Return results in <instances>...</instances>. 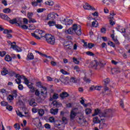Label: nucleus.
I'll list each match as a JSON object with an SVG mask.
<instances>
[{"label":"nucleus","mask_w":130,"mask_h":130,"mask_svg":"<svg viewBox=\"0 0 130 130\" xmlns=\"http://www.w3.org/2000/svg\"><path fill=\"white\" fill-rule=\"evenodd\" d=\"M38 111L40 116H43V115L44 114V110L43 109H40Z\"/></svg>","instance_id":"nucleus-27"},{"label":"nucleus","mask_w":130,"mask_h":130,"mask_svg":"<svg viewBox=\"0 0 130 130\" xmlns=\"http://www.w3.org/2000/svg\"><path fill=\"white\" fill-rule=\"evenodd\" d=\"M94 46V44L90 43H88L87 45V47H88V48H92V47H93Z\"/></svg>","instance_id":"nucleus-56"},{"label":"nucleus","mask_w":130,"mask_h":130,"mask_svg":"<svg viewBox=\"0 0 130 130\" xmlns=\"http://www.w3.org/2000/svg\"><path fill=\"white\" fill-rule=\"evenodd\" d=\"M86 54L87 55H89V56H94V55H95V54L91 51H87L86 52Z\"/></svg>","instance_id":"nucleus-35"},{"label":"nucleus","mask_w":130,"mask_h":130,"mask_svg":"<svg viewBox=\"0 0 130 130\" xmlns=\"http://www.w3.org/2000/svg\"><path fill=\"white\" fill-rule=\"evenodd\" d=\"M47 95V89L45 87H42V91L40 93V99L42 100V101H44L45 99L46 98V96Z\"/></svg>","instance_id":"nucleus-6"},{"label":"nucleus","mask_w":130,"mask_h":130,"mask_svg":"<svg viewBox=\"0 0 130 130\" xmlns=\"http://www.w3.org/2000/svg\"><path fill=\"white\" fill-rule=\"evenodd\" d=\"M36 20L33 18H29V23H36Z\"/></svg>","instance_id":"nucleus-57"},{"label":"nucleus","mask_w":130,"mask_h":130,"mask_svg":"<svg viewBox=\"0 0 130 130\" xmlns=\"http://www.w3.org/2000/svg\"><path fill=\"white\" fill-rule=\"evenodd\" d=\"M62 121H63V123L65 124H67L68 123V119H67V118L63 117L62 118Z\"/></svg>","instance_id":"nucleus-45"},{"label":"nucleus","mask_w":130,"mask_h":130,"mask_svg":"<svg viewBox=\"0 0 130 130\" xmlns=\"http://www.w3.org/2000/svg\"><path fill=\"white\" fill-rule=\"evenodd\" d=\"M43 11H44V9H38L37 10V12L38 13H42V12H43Z\"/></svg>","instance_id":"nucleus-64"},{"label":"nucleus","mask_w":130,"mask_h":130,"mask_svg":"<svg viewBox=\"0 0 130 130\" xmlns=\"http://www.w3.org/2000/svg\"><path fill=\"white\" fill-rule=\"evenodd\" d=\"M73 60L74 63H76V64H79V63H80V61H79L78 59L76 58L75 57H73Z\"/></svg>","instance_id":"nucleus-33"},{"label":"nucleus","mask_w":130,"mask_h":130,"mask_svg":"<svg viewBox=\"0 0 130 130\" xmlns=\"http://www.w3.org/2000/svg\"><path fill=\"white\" fill-rule=\"evenodd\" d=\"M31 4L32 6H33L34 7H37V6L39 5V4H38L37 2H32Z\"/></svg>","instance_id":"nucleus-54"},{"label":"nucleus","mask_w":130,"mask_h":130,"mask_svg":"<svg viewBox=\"0 0 130 130\" xmlns=\"http://www.w3.org/2000/svg\"><path fill=\"white\" fill-rule=\"evenodd\" d=\"M6 109L9 110V111H12V110H13V107L10 105H7L6 107Z\"/></svg>","instance_id":"nucleus-37"},{"label":"nucleus","mask_w":130,"mask_h":130,"mask_svg":"<svg viewBox=\"0 0 130 130\" xmlns=\"http://www.w3.org/2000/svg\"><path fill=\"white\" fill-rule=\"evenodd\" d=\"M14 100V96L12 95H9L8 97V100L11 101V100Z\"/></svg>","instance_id":"nucleus-51"},{"label":"nucleus","mask_w":130,"mask_h":130,"mask_svg":"<svg viewBox=\"0 0 130 130\" xmlns=\"http://www.w3.org/2000/svg\"><path fill=\"white\" fill-rule=\"evenodd\" d=\"M59 81H61V82H62V83H65L66 81H64V79H63V80H60V79H55V83H59Z\"/></svg>","instance_id":"nucleus-48"},{"label":"nucleus","mask_w":130,"mask_h":130,"mask_svg":"<svg viewBox=\"0 0 130 130\" xmlns=\"http://www.w3.org/2000/svg\"><path fill=\"white\" fill-rule=\"evenodd\" d=\"M55 18L54 14H49L48 15V16L46 20H53Z\"/></svg>","instance_id":"nucleus-13"},{"label":"nucleus","mask_w":130,"mask_h":130,"mask_svg":"<svg viewBox=\"0 0 130 130\" xmlns=\"http://www.w3.org/2000/svg\"><path fill=\"white\" fill-rule=\"evenodd\" d=\"M29 105L30 106H32V107H34V106H36V105H37V104L34 101V99H32L29 102Z\"/></svg>","instance_id":"nucleus-15"},{"label":"nucleus","mask_w":130,"mask_h":130,"mask_svg":"<svg viewBox=\"0 0 130 130\" xmlns=\"http://www.w3.org/2000/svg\"><path fill=\"white\" fill-rule=\"evenodd\" d=\"M74 70H76V72H80V71H81V69H80V68L79 67V66H75L74 67Z\"/></svg>","instance_id":"nucleus-46"},{"label":"nucleus","mask_w":130,"mask_h":130,"mask_svg":"<svg viewBox=\"0 0 130 130\" xmlns=\"http://www.w3.org/2000/svg\"><path fill=\"white\" fill-rule=\"evenodd\" d=\"M3 12L5 14H9V13H11V10L9 8H6L3 10Z\"/></svg>","instance_id":"nucleus-32"},{"label":"nucleus","mask_w":130,"mask_h":130,"mask_svg":"<svg viewBox=\"0 0 130 130\" xmlns=\"http://www.w3.org/2000/svg\"><path fill=\"white\" fill-rule=\"evenodd\" d=\"M16 112L18 116H19V117H24V116H25V115H22V112L19 110L16 111Z\"/></svg>","instance_id":"nucleus-25"},{"label":"nucleus","mask_w":130,"mask_h":130,"mask_svg":"<svg viewBox=\"0 0 130 130\" xmlns=\"http://www.w3.org/2000/svg\"><path fill=\"white\" fill-rule=\"evenodd\" d=\"M19 27H20V28H22V29H24L25 30L28 29V26H27V25H22V24H21Z\"/></svg>","instance_id":"nucleus-49"},{"label":"nucleus","mask_w":130,"mask_h":130,"mask_svg":"<svg viewBox=\"0 0 130 130\" xmlns=\"http://www.w3.org/2000/svg\"><path fill=\"white\" fill-rule=\"evenodd\" d=\"M101 88H102V86H96L95 90H97L98 91H100V90H101Z\"/></svg>","instance_id":"nucleus-59"},{"label":"nucleus","mask_w":130,"mask_h":130,"mask_svg":"<svg viewBox=\"0 0 130 130\" xmlns=\"http://www.w3.org/2000/svg\"><path fill=\"white\" fill-rule=\"evenodd\" d=\"M106 126H107V125L105 124V123H101L99 125V128L102 129V128H104L106 127Z\"/></svg>","instance_id":"nucleus-19"},{"label":"nucleus","mask_w":130,"mask_h":130,"mask_svg":"<svg viewBox=\"0 0 130 130\" xmlns=\"http://www.w3.org/2000/svg\"><path fill=\"white\" fill-rule=\"evenodd\" d=\"M33 83H31L30 85H27V87L30 89V91L32 92V93L35 92V87L33 86Z\"/></svg>","instance_id":"nucleus-16"},{"label":"nucleus","mask_w":130,"mask_h":130,"mask_svg":"<svg viewBox=\"0 0 130 130\" xmlns=\"http://www.w3.org/2000/svg\"><path fill=\"white\" fill-rule=\"evenodd\" d=\"M6 54H7V52H6V51L0 52V56H1L2 57H4V56H5Z\"/></svg>","instance_id":"nucleus-39"},{"label":"nucleus","mask_w":130,"mask_h":130,"mask_svg":"<svg viewBox=\"0 0 130 130\" xmlns=\"http://www.w3.org/2000/svg\"><path fill=\"white\" fill-rule=\"evenodd\" d=\"M20 25H23V20H22V18H17L16 26H18V27H19Z\"/></svg>","instance_id":"nucleus-11"},{"label":"nucleus","mask_w":130,"mask_h":130,"mask_svg":"<svg viewBox=\"0 0 130 130\" xmlns=\"http://www.w3.org/2000/svg\"><path fill=\"white\" fill-rule=\"evenodd\" d=\"M104 82L105 83V85H107L110 83V79H109V78H107L104 80Z\"/></svg>","instance_id":"nucleus-34"},{"label":"nucleus","mask_w":130,"mask_h":130,"mask_svg":"<svg viewBox=\"0 0 130 130\" xmlns=\"http://www.w3.org/2000/svg\"><path fill=\"white\" fill-rule=\"evenodd\" d=\"M18 89L20 91H22V90H23V89H24V86H23V85H22V84H19Z\"/></svg>","instance_id":"nucleus-52"},{"label":"nucleus","mask_w":130,"mask_h":130,"mask_svg":"<svg viewBox=\"0 0 130 130\" xmlns=\"http://www.w3.org/2000/svg\"><path fill=\"white\" fill-rule=\"evenodd\" d=\"M108 45H110L111 46H112V47H115V44L113 43V42L111 41H109L108 42Z\"/></svg>","instance_id":"nucleus-47"},{"label":"nucleus","mask_w":130,"mask_h":130,"mask_svg":"<svg viewBox=\"0 0 130 130\" xmlns=\"http://www.w3.org/2000/svg\"><path fill=\"white\" fill-rule=\"evenodd\" d=\"M45 127L48 129H49V128H50V125L48 123H46L45 124Z\"/></svg>","instance_id":"nucleus-60"},{"label":"nucleus","mask_w":130,"mask_h":130,"mask_svg":"<svg viewBox=\"0 0 130 130\" xmlns=\"http://www.w3.org/2000/svg\"><path fill=\"white\" fill-rule=\"evenodd\" d=\"M36 32L37 33H38V35L40 36V37L41 38H43V37H44L45 38V35H46V34L45 32H44V31L42 30H36Z\"/></svg>","instance_id":"nucleus-9"},{"label":"nucleus","mask_w":130,"mask_h":130,"mask_svg":"<svg viewBox=\"0 0 130 130\" xmlns=\"http://www.w3.org/2000/svg\"><path fill=\"white\" fill-rule=\"evenodd\" d=\"M84 81L87 83H90V82H91V80L89 79H87L86 78H84Z\"/></svg>","instance_id":"nucleus-63"},{"label":"nucleus","mask_w":130,"mask_h":130,"mask_svg":"<svg viewBox=\"0 0 130 130\" xmlns=\"http://www.w3.org/2000/svg\"><path fill=\"white\" fill-rule=\"evenodd\" d=\"M24 114H25L24 116H26V117H30V113H29V112H25Z\"/></svg>","instance_id":"nucleus-61"},{"label":"nucleus","mask_w":130,"mask_h":130,"mask_svg":"<svg viewBox=\"0 0 130 130\" xmlns=\"http://www.w3.org/2000/svg\"><path fill=\"white\" fill-rule=\"evenodd\" d=\"M14 127L16 130L20 129V124L18 123L15 124Z\"/></svg>","instance_id":"nucleus-41"},{"label":"nucleus","mask_w":130,"mask_h":130,"mask_svg":"<svg viewBox=\"0 0 130 130\" xmlns=\"http://www.w3.org/2000/svg\"><path fill=\"white\" fill-rule=\"evenodd\" d=\"M118 31H119V32H120L121 33L125 32V29L123 28H118Z\"/></svg>","instance_id":"nucleus-42"},{"label":"nucleus","mask_w":130,"mask_h":130,"mask_svg":"<svg viewBox=\"0 0 130 130\" xmlns=\"http://www.w3.org/2000/svg\"><path fill=\"white\" fill-rule=\"evenodd\" d=\"M5 59L6 61H11L12 60V57H11L10 55H7L5 56Z\"/></svg>","instance_id":"nucleus-23"},{"label":"nucleus","mask_w":130,"mask_h":130,"mask_svg":"<svg viewBox=\"0 0 130 130\" xmlns=\"http://www.w3.org/2000/svg\"><path fill=\"white\" fill-rule=\"evenodd\" d=\"M113 16H111L110 17V25H112V26H113V25H114L115 24V23H114L113 21Z\"/></svg>","instance_id":"nucleus-29"},{"label":"nucleus","mask_w":130,"mask_h":130,"mask_svg":"<svg viewBox=\"0 0 130 130\" xmlns=\"http://www.w3.org/2000/svg\"><path fill=\"white\" fill-rule=\"evenodd\" d=\"M12 95L13 97L16 98L17 97V96L18 95V94H17V90H13L12 91Z\"/></svg>","instance_id":"nucleus-36"},{"label":"nucleus","mask_w":130,"mask_h":130,"mask_svg":"<svg viewBox=\"0 0 130 130\" xmlns=\"http://www.w3.org/2000/svg\"><path fill=\"white\" fill-rule=\"evenodd\" d=\"M1 104L2 106H8V102L3 101L1 102Z\"/></svg>","instance_id":"nucleus-43"},{"label":"nucleus","mask_w":130,"mask_h":130,"mask_svg":"<svg viewBox=\"0 0 130 130\" xmlns=\"http://www.w3.org/2000/svg\"><path fill=\"white\" fill-rule=\"evenodd\" d=\"M69 96H70V94L67 92H63L60 94V97H61L62 99H64V98H67V97H69Z\"/></svg>","instance_id":"nucleus-12"},{"label":"nucleus","mask_w":130,"mask_h":130,"mask_svg":"<svg viewBox=\"0 0 130 130\" xmlns=\"http://www.w3.org/2000/svg\"><path fill=\"white\" fill-rule=\"evenodd\" d=\"M92 112V110H91V109H86L85 110V113L86 114H90Z\"/></svg>","instance_id":"nucleus-38"},{"label":"nucleus","mask_w":130,"mask_h":130,"mask_svg":"<svg viewBox=\"0 0 130 130\" xmlns=\"http://www.w3.org/2000/svg\"><path fill=\"white\" fill-rule=\"evenodd\" d=\"M49 120L50 122H54V120H55L54 117H50Z\"/></svg>","instance_id":"nucleus-53"},{"label":"nucleus","mask_w":130,"mask_h":130,"mask_svg":"<svg viewBox=\"0 0 130 130\" xmlns=\"http://www.w3.org/2000/svg\"><path fill=\"white\" fill-rule=\"evenodd\" d=\"M50 112L53 115H56V114H57V113H58V109L52 108L50 110Z\"/></svg>","instance_id":"nucleus-10"},{"label":"nucleus","mask_w":130,"mask_h":130,"mask_svg":"<svg viewBox=\"0 0 130 130\" xmlns=\"http://www.w3.org/2000/svg\"><path fill=\"white\" fill-rule=\"evenodd\" d=\"M96 24H98V22H97V21H93L92 22V27H97V26H95V25H96Z\"/></svg>","instance_id":"nucleus-58"},{"label":"nucleus","mask_w":130,"mask_h":130,"mask_svg":"<svg viewBox=\"0 0 130 130\" xmlns=\"http://www.w3.org/2000/svg\"><path fill=\"white\" fill-rule=\"evenodd\" d=\"M56 22L54 21H49L48 23V25L51 27L52 26H55Z\"/></svg>","instance_id":"nucleus-21"},{"label":"nucleus","mask_w":130,"mask_h":130,"mask_svg":"<svg viewBox=\"0 0 130 130\" xmlns=\"http://www.w3.org/2000/svg\"><path fill=\"white\" fill-rule=\"evenodd\" d=\"M9 23H10V24H12V25H14V24H15L17 26V19H16V18H14L12 20H10Z\"/></svg>","instance_id":"nucleus-20"},{"label":"nucleus","mask_w":130,"mask_h":130,"mask_svg":"<svg viewBox=\"0 0 130 130\" xmlns=\"http://www.w3.org/2000/svg\"><path fill=\"white\" fill-rule=\"evenodd\" d=\"M76 115H77V113L75 111H72L70 114V118L74 119Z\"/></svg>","instance_id":"nucleus-18"},{"label":"nucleus","mask_w":130,"mask_h":130,"mask_svg":"<svg viewBox=\"0 0 130 130\" xmlns=\"http://www.w3.org/2000/svg\"><path fill=\"white\" fill-rule=\"evenodd\" d=\"M45 38L47 43L51 44V45H54L55 44V39L51 34H46Z\"/></svg>","instance_id":"nucleus-5"},{"label":"nucleus","mask_w":130,"mask_h":130,"mask_svg":"<svg viewBox=\"0 0 130 130\" xmlns=\"http://www.w3.org/2000/svg\"><path fill=\"white\" fill-rule=\"evenodd\" d=\"M53 98V99H57V98H58V94L57 93H54Z\"/></svg>","instance_id":"nucleus-55"},{"label":"nucleus","mask_w":130,"mask_h":130,"mask_svg":"<svg viewBox=\"0 0 130 130\" xmlns=\"http://www.w3.org/2000/svg\"><path fill=\"white\" fill-rule=\"evenodd\" d=\"M15 78H17L16 79H15V81L16 83H17L18 85H20V84L21 83V79H23L24 82H25V84L26 85H27V86L29 84V80H28V79L27 78H26V77L24 76H21L19 74H17L15 76Z\"/></svg>","instance_id":"nucleus-4"},{"label":"nucleus","mask_w":130,"mask_h":130,"mask_svg":"<svg viewBox=\"0 0 130 130\" xmlns=\"http://www.w3.org/2000/svg\"><path fill=\"white\" fill-rule=\"evenodd\" d=\"M66 34H75L80 36L82 35V28L81 25L74 24L72 27H70L68 30L65 31Z\"/></svg>","instance_id":"nucleus-2"},{"label":"nucleus","mask_w":130,"mask_h":130,"mask_svg":"<svg viewBox=\"0 0 130 130\" xmlns=\"http://www.w3.org/2000/svg\"><path fill=\"white\" fill-rule=\"evenodd\" d=\"M102 33H106V29L105 28H102L101 29Z\"/></svg>","instance_id":"nucleus-62"},{"label":"nucleus","mask_w":130,"mask_h":130,"mask_svg":"<svg viewBox=\"0 0 130 130\" xmlns=\"http://www.w3.org/2000/svg\"><path fill=\"white\" fill-rule=\"evenodd\" d=\"M27 57L29 59H34V55H33V53H29L27 54Z\"/></svg>","instance_id":"nucleus-22"},{"label":"nucleus","mask_w":130,"mask_h":130,"mask_svg":"<svg viewBox=\"0 0 130 130\" xmlns=\"http://www.w3.org/2000/svg\"><path fill=\"white\" fill-rule=\"evenodd\" d=\"M46 5H48V6H52L54 3L52 1H49L45 2Z\"/></svg>","instance_id":"nucleus-26"},{"label":"nucleus","mask_w":130,"mask_h":130,"mask_svg":"<svg viewBox=\"0 0 130 130\" xmlns=\"http://www.w3.org/2000/svg\"><path fill=\"white\" fill-rule=\"evenodd\" d=\"M33 17V13L28 12L27 13V17L28 19H31Z\"/></svg>","instance_id":"nucleus-44"},{"label":"nucleus","mask_w":130,"mask_h":130,"mask_svg":"<svg viewBox=\"0 0 130 130\" xmlns=\"http://www.w3.org/2000/svg\"><path fill=\"white\" fill-rule=\"evenodd\" d=\"M73 24V20L67 19L65 25L68 26L69 25H72Z\"/></svg>","instance_id":"nucleus-17"},{"label":"nucleus","mask_w":130,"mask_h":130,"mask_svg":"<svg viewBox=\"0 0 130 130\" xmlns=\"http://www.w3.org/2000/svg\"><path fill=\"white\" fill-rule=\"evenodd\" d=\"M105 66V63H104L102 62H98L97 60H93L90 63V67L94 69V70H100L101 68H103Z\"/></svg>","instance_id":"nucleus-3"},{"label":"nucleus","mask_w":130,"mask_h":130,"mask_svg":"<svg viewBox=\"0 0 130 130\" xmlns=\"http://www.w3.org/2000/svg\"><path fill=\"white\" fill-rule=\"evenodd\" d=\"M2 19H3L4 20H7V21H9V20H10L9 16H8V15L6 14H3L2 16Z\"/></svg>","instance_id":"nucleus-30"},{"label":"nucleus","mask_w":130,"mask_h":130,"mask_svg":"<svg viewBox=\"0 0 130 130\" xmlns=\"http://www.w3.org/2000/svg\"><path fill=\"white\" fill-rule=\"evenodd\" d=\"M60 21L62 24H63V25H66V22H67V19L64 18L63 17H61L60 18Z\"/></svg>","instance_id":"nucleus-28"},{"label":"nucleus","mask_w":130,"mask_h":130,"mask_svg":"<svg viewBox=\"0 0 130 130\" xmlns=\"http://www.w3.org/2000/svg\"><path fill=\"white\" fill-rule=\"evenodd\" d=\"M83 8L85 10H92V11H95V10L94 7L91 6L88 3H85V5L83 6Z\"/></svg>","instance_id":"nucleus-8"},{"label":"nucleus","mask_w":130,"mask_h":130,"mask_svg":"<svg viewBox=\"0 0 130 130\" xmlns=\"http://www.w3.org/2000/svg\"><path fill=\"white\" fill-rule=\"evenodd\" d=\"M99 115L100 118V120L103 121L104 120V118H109V117H112L113 115H112V110L108 109L106 110L104 113L101 112V111L99 109H95L94 111V113L92 114V116H95L96 115Z\"/></svg>","instance_id":"nucleus-1"},{"label":"nucleus","mask_w":130,"mask_h":130,"mask_svg":"<svg viewBox=\"0 0 130 130\" xmlns=\"http://www.w3.org/2000/svg\"><path fill=\"white\" fill-rule=\"evenodd\" d=\"M8 44L11 45L10 48H13L14 50H15L17 52H21L22 51V49L17 46L16 42H13L12 43L11 42H8Z\"/></svg>","instance_id":"nucleus-7"},{"label":"nucleus","mask_w":130,"mask_h":130,"mask_svg":"<svg viewBox=\"0 0 130 130\" xmlns=\"http://www.w3.org/2000/svg\"><path fill=\"white\" fill-rule=\"evenodd\" d=\"M54 9L55 11H59V10H60V7L59 6V5L56 4L54 7Z\"/></svg>","instance_id":"nucleus-31"},{"label":"nucleus","mask_w":130,"mask_h":130,"mask_svg":"<svg viewBox=\"0 0 130 130\" xmlns=\"http://www.w3.org/2000/svg\"><path fill=\"white\" fill-rule=\"evenodd\" d=\"M71 83H78V79L75 77H72L70 79Z\"/></svg>","instance_id":"nucleus-24"},{"label":"nucleus","mask_w":130,"mask_h":130,"mask_svg":"<svg viewBox=\"0 0 130 130\" xmlns=\"http://www.w3.org/2000/svg\"><path fill=\"white\" fill-rule=\"evenodd\" d=\"M8 73H9V71H8L7 68H4L3 70L1 72V74L3 76H6V75H8Z\"/></svg>","instance_id":"nucleus-14"},{"label":"nucleus","mask_w":130,"mask_h":130,"mask_svg":"<svg viewBox=\"0 0 130 130\" xmlns=\"http://www.w3.org/2000/svg\"><path fill=\"white\" fill-rule=\"evenodd\" d=\"M57 102L56 101H55L53 102L51 104L52 106H53L54 107H56L57 106Z\"/></svg>","instance_id":"nucleus-50"},{"label":"nucleus","mask_w":130,"mask_h":130,"mask_svg":"<svg viewBox=\"0 0 130 130\" xmlns=\"http://www.w3.org/2000/svg\"><path fill=\"white\" fill-rule=\"evenodd\" d=\"M61 73H62V74H63V75H69L70 73H69V72L64 71L63 69H61L60 70Z\"/></svg>","instance_id":"nucleus-40"}]
</instances>
